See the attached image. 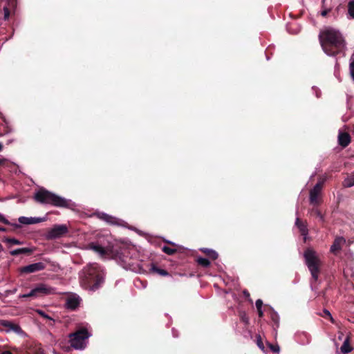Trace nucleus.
<instances>
[{
	"instance_id": "f257e3e1",
	"label": "nucleus",
	"mask_w": 354,
	"mask_h": 354,
	"mask_svg": "<svg viewBox=\"0 0 354 354\" xmlns=\"http://www.w3.org/2000/svg\"><path fill=\"white\" fill-rule=\"evenodd\" d=\"M319 39L323 50L328 56L339 53L345 55L346 44L339 30L326 27L320 31Z\"/></svg>"
},
{
	"instance_id": "f03ea898",
	"label": "nucleus",
	"mask_w": 354,
	"mask_h": 354,
	"mask_svg": "<svg viewBox=\"0 0 354 354\" xmlns=\"http://www.w3.org/2000/svg\"><path fill=\"white\" fill-rule=\"evenodd\" d=\"M104 273L100 266L93 263L87 266L81 277V286L86 290L95 291L98 289L104 281Z\"/></svg>"
},
{
	"instance_id": "7ed1b4c3",
	"label": "nucleus",
	"mask_w": 354,
	"mask_h": 354,
	"mask_svg": "<svg viewBox=\"0 0 354 354\" xmlns=\"http://www.w3.org/2000/svg\"><path fill=\"white\" fill-rule=\"evenodd\" d=\"M34 199L42 204H49L59 207H68L70 201L44 189L37 191Z\"/></svg>"
},
{
	"instance_id": "20e7f679",
	"label": "nucleus",
	"mask_w": 354,
	"mask_h": 354,
	"mask_svg": "<svg viewBox=\"0 0 354 354\" xmlns=\"http://www.w3.org/2000/svg\"><path fill=\"white\" fill-rule=\"evenodd\" d=\"M306 264L310 270L313 278L316 281L318 279L322 261L316 251L308 248L304 253Z\"/></svg>"
},
{
	"instance_id": "39448f33",
	"label": "nucleus",
	"mask_w": 354,
	"mask_h": 354,
	"mask_svg": "<svg viewBox=\"0 0 354 354\" xmlns=\"http://www.w3.org/2000/svg\"><path fill=\"white\" fill-rule=\"evenodd\" d=\"M91 334L85 328H82L73 333L68 335L69 342L75 350L84 349L88 343V339Z\"/></svg>"
},
{
	"instance_id": "423d86ee",
	"label": "nucleus",
	"mask_w": 354,
	"mask_h": 354,
	"mask_svg": "<svg viewBox=\"0 0 354 354\" xmlns=\"http://www.w3.org/2000/svg\"><path fill=\"white\" fill-rule=\"evenodd\" d=\"M325 178L319 179V182L314 186V187L310 191L309 200L310 204L313 205H317L321 203L322 198V190L323 185L325 182Z\"/></svg>"
},
{
	"instance_id": "0eeeda50",
	"label": "nucleus",
	"mask_w": 354,
	"mask_h": 354,
	"mask_svg": "<svg viewBox=\"0 0 354 354\" xmlns=\"http://www.w3.org/2000/svg\"><path fill=\"white\" fill-rule=\"evenodd\" d=\"M68 232V227L66 225H55L50 229L46 237L48 239H55L59 238Z\"/></svg>"
},
{
	"instance_id": "6e6552de",
	"label": "nucleus",
	"mask_w": 354,
	"mask_h": 354,
	"mask_svg": "<svg viewBox=\"0 0 354 354\" xmlns=\"http://www.w3.org/2000/svg\"><path fill=\"white\" fill-rule=\"evenodd\" d=\"M35 291L36 292L37 297L57 294L56 289L46 283H39L35 287Z\"/></svg>"
},
{
	"instance_id": "1a4fd4ad",
	"label": "nucleus",
	"mask_w": 354,
	"mask_h": 354,
	"mask_svg": "<svg viewBox=\"0 0 354 354\" xmlns=\"http://www.w3.org/2000/svg\"><path fill=\"white\" fill-rule=\"evenodd\" d=\"M45 268V266L41 262H38L32 264H30L28 266L21 267L19 268V272L21 273H32L37 271L42 270Z\"/></svg>"
},
{
	"instance_id": "9d476101",
	"label": "nucleus",
	"mask_w": 354,
	"mask_h": 354,
	"mask_svg": "<svg viewBox=\"0 0 354 354\" xmlns=\"http://www.w3.org/2000/svg\"><path fill=\"white\" fill-rule=\"evenodd\" d=\"M0 327L1 330H4L7 333L15 331L19 333L21 331L19 325L7 320H0Z\"/></svg>"
},
{
	"instance_id": "9b49d317",
	"label": "nucleus",
	"mask_w": 354,
	"mask_h": 354,
	"mask_svg": "<svg viewBox=\"0 0 354 354\" xmlns=\"http://www.w3.org/2000/svg\"><path fill=\"white\" fill-rule=\"evenodd\" d=\"M81 299L77 295H69L66 300V307L71 310H74L79 306Z\"/></svg>"
},
{
	"instance_id": "f8f14e48",
	"label": "nucleus",
	"mask_w": 354,
	"mask_h": 354,
	"mask_svg": "<svg viewBox=\"0 0 354 354\" xmlns=\"http://www.w3.org/2000/svg\"><path fill=\"white\" fill-rule=\"evenodd\" d=\"M88 248L98 254L100 257H105L108 254V250L99 244L91 243Z\"/></svg>"
},
{
	"instance_id": "ddd939ff",
	"label": "nucleus",
	"mask_w": 354,
	"mask_h": 354,
	"mask_svg": "<svg viewBox=\"0 0 354 354\" xmlns=\"http://www.w3.org/2000/svg\"><path fill=\"white\" fill-rule=\"evenodd\" d=\"M19 222L24 225H30L35 224L42 222L44 221L42 218H37V217H26L21 216L18 219Z\"/></svg>"
},
{
	"instance_id": "4468645a",
	"label": "nucleus",
	"mask_w": 354,
	"mask_h": 354,
	"mask_svg": "<svg viewBox=\"0 0 354 354\" xmlns=\"http://www.w3.org/2000/svg\"><path fill=\"white\" fill-rule=\"evenodd\" d=\"M346 243V240L343 237H337L335 239L333 245L330 247V252L332 253H337L342 248V246Z\"/></svg>"
},
{
	"instance_id": "2eb2a0df",
	"label": "nucleus",
	"mask_w": 354,
	"mask_h": 354,
	"mask_svg": "<svg viewBox=\"0 0 354 354\" xmlns=\"http://www.w3.org/2000/svg\"><path fill=\"white\" fill-rule=\"evenodd\" d=\"M351 142V137L348 133L339 132L338 143L343 147H346Z\"/></svg>"
},
{
	"instance_id": "dca6fc26",
	"label": "nucleus",
	"mask_w": 354,
	"mask_h": 354,
	"mask_svg": "<svg viewBox=\"0 0 354 354\" xmlns=\"http://www.w3.org/2000/svg\"><path fill=\"white\" fill-rule=\"evenodd\" d=\"M98 217L104 221L105 222L112 224V225H118L119 224V220L111 215H109L106 213H100L98 214Z\"/></svg>"
},
{
	"instance_id": "f3484780",
	"label": "nucleus",
	"mask_w": 354,
	"mask_h": 354,
	"mask_svg": "<svg viewBox=\"0 0 354 354\" xmlns=\"http://www.w3.org/2000/svg\"><path fill=\"white\" fill-rule=\"evenodd\" d=\"M343 186L345 187H351L354 186V171L344 179L343 182Z\"/></svg>"
},
{
	"instance_id": "a211bd4d",
	"label": "nucleus",
	"mask_w": 354,
	"mask_h": 354,
	"mask_svg": "<svg viewBox=\"0 0 354 354\" xmlns=\"http://www.w3.org/2000/svg\"><path fill=\"white\" fill-rule=\"evenodd\" d=\"M340 349H341V351L343 353H348L351 352L353 350L352 347L351 346V345L349 344V338L348 337H347L344 340V342L342 346H341Z\"/></svg>"
},
{
	"instance_id": "6ab92c4d",
	"label": "nucleus",
	"mask_w": 354,
	"mask_h": 354,
	"mask_svg": "<svg viewBox=\"0 0 354 354\" xmlns=\"http://www.w3.org/2000/svg\"><path fill=\"white\" fill-rule=\"evenodd\" d=\"M31 250L27 248H18L14 250L10 251V254L12 256H16L20 254H26L30 252Z\"/></svg>"
},
{
	"instance_id": "aec40b11",
	"label": "nucleus",
	"mask_w": 354,
	"mask_h": 354,
	"mask_svg": "<svg viewBox=\"0 0 354 354\" xmlns=\"http://www.w3.org/2000/svg\"><path fill=\"white\" fill-rule=\"evenodd\" d=\"M295 224L298 227V228L299 229V230L301 232V234L303 235H306L307 231H308L307 228H306V226L300 221L299 218H297L296 221H295Z\"/></svg>"
},
{
	"instance_id": "412c9836",
	"label": "nucleus",
	"mask_w": 354,
	"mask_h": 354,
	"mask_svg": "<svg viewBox=\"0 0 354 354\" xmlns=\"http://www.w3.org/2000/svg\"><path fill=\"white\" fill-rule=\"evenodd\" d=\"M151 270L153 272H156L161 276L169 275V273L167 272V271H166L165 270H163V269L158 268L155 265L151 266Z\"/></svg>"
},
{
	"instance_id": "4be33fe9",
	"label": "nucleus",
	"mask_w": 354,
	"mask_h": 354,
	"mask_svg": "<svg viewBox=\"0 0 354 354\" xmlns=\"http://www.w3.org/2000/svg\"><path fill=\"white\" fill-rule=\"evenodd\" d=\"M348 17L354 19V0L350 1L348 3Z\"/></svg>"
},
{
	"instance_id": "5701e85b",
	"label": "nucleus",
	"mask_w": 354,
	"mask_h": 354,
	"mask_svg": "<svg viewBox=\"0 0 354 354\" xmlns=\"http://www.w3.org/2000/svg\"><path fill=\"white\" fill-rule=\"evenodd\" d=\"M202 250L212 259H216L218 257V254L214 250L209 249H203Z\"/></svg>"
},
{
	"instance_id": "b1692460",
	"label": "nucleus",
	"mask_w": 354,
	"mask_h": 354,
	"mask_svg": "<svg viewBox=\"0 0 354 354\" xmlns=\"http://www.w3.org/2000/svg\"><path fill=\"white\" fill-rule=\"evenodd\" d=\"M162 250L167 254L171 255L176 252L177 250L175 248H170L169 246H163Z\"/></svg>"
},
{
	"instance_id": "393cba45",
	"label": "nucleus",
	"mask_w": 354,
	"mask_h": 354,
	"mask_svg": "<svg viewBox=\"0 0 354 354\" xmlns=\"http://www.w3.org/2000/svg\"><path fill=\"white\" fill-rule=\"evenodd\" d=\"M197 262L199 265L203 267H208L210 264V262L207 259L203 257L198 258Z\"/></svg>"
},
{
	"instance_id": "a878e982",
	"label": "nucleus",
	"mask_w": 354,
	"mask_h": 354,
	"mask_svg": "<svg viewBox=\"0 0 354 354\" xmlns=\"http://www.w3.org/2000/svg\"><path fill=\"white\" fill-rule=\"evenodd\" d=\"M29 297H37L36 292L35 291V288L32 289L30 292L19 295V298H26Z\"/></svg>"
},
{
	"instance_id": "bb28decb",
	"label": "nucleus",
	"mask_w": 354,
	"mask_h": 354,
	"mask_svg": "<svg viewBox=\"0 0 354 354\" xmlns=\"http://www.w3.org/2000/svg\"><path fill=\"white\" fill-rule=\"evenodd\" d=\"M5 241L6 243H11L12 245H21V244H22V243L20 241H19L17 239H6L5 240Z\"/></svg>"
},
{
	"instance_id": "cd10ccee",
	"label": "nucleus",
	"mask_w": 354,
	"mask_h": 354,
	"mask_svg": "<svg viewBox=\"0 0 354 354\" xmlns=\"http://www.w3.org/2000/svg\"><path fill=\"white\" fill-rule=\"evenodd\" d=\"M268 347L270 348V350L274 353H279L280 351L279 346L276 344L273 345L271 344H268Z\"/></svg>"
},
{
	"instance_id": "c85d7f7f",
	"label": "nucleus",
	"mask_w": 354,
	"mask_h": 354,
	"mask_svg": "<svg viewBox=\"0 0 354 354\" xmlns=\"http://www.w3.org/2000/svg\"><path fill=\"white\" fill-rule=\"evenodd\" d=\"M350 73L352 78L354 80V59L351 58L350 63Z\"/></svg>"
},
{
	"instance_id": "c756f323",
	"label": "nucleus",
	"mask_w": 354,
	"mask_h": 354,
	"mask_svg": "<svg viewBox=\"0 0 354 354\" xmlns=\"http://www.w3.org/2000/svg\"><path fill=\"white\" fill-rule=\"evenodd\" d=\"M37 313L38 314H39L41 316H42L43 317L46 318V319H50V320H52V318L50 317L48 315H46L44 312H43L42 310H37Z\"/></svg>"
},
{
	"instance_id": "7c9ffc66",
	"label": "nucleus",
	"mask_w": 354,
	"mask_h": 354,
	"mask_svg": "<svg viewBox=\"0 0 354 354\" xmlns=\"http://www.w3.org/2000/svg\"><path fill=\"white\" fill-rule=\"evenodd\" d=\"M3 12H4V19H8L10 16V11L9 9L7 7L3 8Z\"/></svg>"
},
{
	"instance_id": "2f4dec72",
	"label": "nucleus",
	"mask_w": 354,
	"mask_h": 354,
	"mask_svg": "<svg viewBox=\"0 0 354 354\" xmlns=\"http://www.w3.org/2000/svg\"><path fill=\"white\" fill-rule=\"evenodd\" d=\"M255 304H256V307L257 309L262 308V307H263V301L261 299H257L256 301Z\"/></svg>"
},
{
	"instance_id": "473e14b6",
	"label": "nucleus",
	"mask_w": 354,
	"mask_h": 354,
	"mask_svg": "<svg viewBox=\"0 0 354 354\" xmlns=\"http://www.w3.org/2000/svg\"><path fill=\"white\" fill-rule=\"evenodd\" d=\"M257 345L260 348L263 349V342L261 339V337L259 335L258 336Z\"/></svg>"
},
{
	"instance_id": "72a5a7b5",
	"label": "nucleus",
	"mask_w": 354,
	"mask_h": 354,
	"mask_svg": "<svg viewBox=\"0 0 354 354\" xmlns=\"http://www.w3.org/2000/svg\"><path fill=\"white\" fill-rule=\"evenodd\" d=\"M0 222H2L5 224L8 223V220L1 214H0Z\"/></svg>"
},
{
	"instance_id": "f704fd0d",
	"label": "nucleus",
	"mask_w": 354,
	"mask_h": 354,
	"mask_svg": "<svg viewBox=\"0 0 354 354\" xmlns=\"http://www.w3.org/2000/svg\"><path fill=\"white\" fill-rule=\"evenodd\" d=\"M330 9H325L324 10L322 11L321 12V15L323 16V17H325L327 15V14L330 12Z\"/></svg>"
},
{
	"instance_id": "c9c22d12",
	"label": "nucleus",
	"mask_w": 354,
	"mask_h": 354,
	"mask_svg": "<svg viewBox=\"0 0 354 354\" xmlns=\"http://www.w3.org/2000/svg\"><path fill=\"white\" fill-rule=\"evenodd\" d=\"M258 310V315L259 317H262L263 316V312L262 310V308L257 309Z\"/></svg>"
},
{
	"instance_id": "e433bc0d",
	"label": "nucleus",
	"mask_w": 354,
	"mask_h": 354,
	"mask_svg": "<svg viewBox=\"0 0 354 354\" xmlns=\"http://www.w3.org/2000/svg\"><path fill=\"white\" fill-rule=\"evenodd\" d=\"M313 89L315 91L316 96L318 97L320 94V91L315 87H313Z\"/></svg>"
},
{
	"instance_id": "4c0bfd02",
	"label": "nucleus",
	"mask_w": 354,
	"mask_h": 354,
	"mask_svg": "<svg viewBox=\"0 0 354 354\" xmlns=\"http://www.w3.org/2000/svg\"><path fill=\"white\" fill-rule=\"evenodd\" d=\"M324 313L330 317V319L332 320L333 319V317L330 315V313H329V311L328 310H325Z\"/></svg>"
},
{
	"instance_id": "58836bf2",
	"label": "nucleus",
	"mask_w": 354,
	"mask_h": 354,
	"mask_svg": "<svg viewBox=\"0 0 354 354\" xmlns=\"http://www.w3.org/2000/svg\"><path fill=\"white\" fill-rule=\"evenodd\" d=\"M1 354H12V353L9 351H4L1 353Z\"/></svg>"
},
{
	"instance_id": "ea45409f",
	"label": "nucleus",
	"mask_w": 354,
	"mask_h": 354,
	"mask_svg": "<svg viewBox=\"0 0 354 354\" xmlns=\"http://www.w3.org/2000/svg\"><path fill=\"white\" fill-rule=\"evenodd\" d=\"M243 294H244L245 295H246V296H249V295H250L249 292H247V291H244V292H243Z\"/></svg>"
},
{
	"instance_id": "a19ab883",
	"label": "nucleus",
	"mask_w": 354,
	"mask_h": 354,
	"mask_svg": "<svg viewBox=\"0 0 354 354\" xmlns=\"http://www.w3.org/2000/svg\"><path fill=\"white\" fill-rule=\"evenodd\" d=\"M3 161H4V160H3V159H1V158H0V165H1V164H2Z\"/></svg>"
},
{
	"instance_id": "79ce46f5",
	"label": "nucleus",
	"mask_w": 354,
	"mask_h": 354,
	"mask_svg": "<svg viewBox=\"0 0 354 354\" xmlns=\"http://www.w3.org/2000/svg\"><path fill=\"white\" fill-rule=\"evenodd\" d=\"M4 230H5V229H4V228H3V227H0V231H4Z\"/></svg>"
},
{
	"instance_id": "37998d69",
	"label": "nucleus",
	"mask_w": 354,
	"mask_h": 354,
	"mask_svg": "<svg viewBox=\"0 0 354 354\" xmlns=\"http://www.w3.org/2000/svg\"><path fill=\"white\" fill-rule=\"evenodd\" d=\"M317 215L319 216L322 218V216L320 214V212H317Z\"/></svg>"
},
{
	"instance_id": "c03bdc74",
	"label": "nucleus",
	"mask_w": 354,
	"mask_h": 354,
	"mask_svg": "<svg viewBox=\"0 0 354 354\" xmlns=\"http://www.w3.org/2000/svg\"><path fill=\"white\" fill-rule=\"evenodd\" d=\"M2 149V145L0 143V151H1Z\"/></svg>"
},
{
	"instance_id": "a18cd8bd",
	"label": "nucleus",
	"mask_w": 354,
	"mask_h": 354,
	"mask_svg": "<svg viewBox=\"0 0 354 354\" xmlns=\"http://www.w3.org/2000/svg\"><path fill=\"white\" fill-rule=\"evenodd\" d=\"M169 243H170V244H171V245H174V243H172V242H169Z\"/></svg>"
}]
</instances>
